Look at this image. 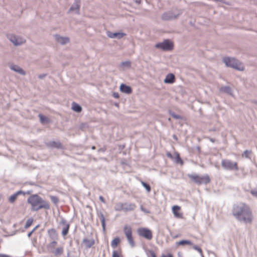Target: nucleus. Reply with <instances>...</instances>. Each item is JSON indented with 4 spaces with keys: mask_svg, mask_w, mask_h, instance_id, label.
Here are the masks:
<instances>
[{
    "mask_svg": "<svg viewBox=\"0 0 257 257\" xmlns=\"http://www.w3.org/2000/svg\"><path fill=\"white\" fill-rule=\"evenodd\" d=\"M233 215L239 220L246 223H250L252 221V214L248 206L245 204H240L233 208Z\"/></svg>",
    "mask_w": 257,
    "mask_h": 257,
    "instance_id": "obj_1",
    "label": "nucleus"
},
{
    "mask_svg": "<svg viewBox=\"0 0 257 257\" xmlns=\"http://www.w3.org/2000/svg\"><path fill=\"white\" fill-rule=\"evenodd\" d=\"M27 202L31 205V210L33 211H37L41 209H49L50 208L49 203L37 194L30 196Z\"/></svg>",
    "mask_w": 257,
    "mask_h": 257,
    "instance_id": "obj_2",
    "label": "nucleus"
},
{
    "mask_svg": "<svg viewBox=\"0 0 257 257\" xmlns=\"http://www.w3.org/2000/svg\"><path fill=\"white\" fill-rule=\"evenodd\" d=\"M188 176L192 181L198 185L208 184L210 181V178L208 175L200 176L196 174H188Z\"/></svg>",
    "mask_w": 257,
    "mask_h": 257,
    "instance_id": "obj_3",
    "label": "nucleus"
},
{
    "mask_svg": "<svg viewBox=\"0 0 257 257\" xmlns=\"http://www.w3.org/2000/svg\"><path fill=\"white\" fill-rule=\"evenodd\" d=\"M223 61L227 66L231 67L239 70H243L244 69L243 65L234 58H224Z\"/></svg>",
    "mask_w": 257,
    "mask_h": 257,
    "instance_id": "obj_4",
    "label": "nucleus"
},
{
    "mask_svg": "<svg viewBox=\"0 0 257 257\" xmlns=\"http://www.w3.org/2000/svg\"><path fill=\"white\" fill-rule=\"evenodd\" d=\"M123 232L127 238V240L131 246L135 245V242L133 237L132 228L131 226L125 225L123 227Z\"/></svg>",
    "mask_w": 257,
    "mask_h": 257,
    "instance_id": "obj_5",
    "label": "nucleus"
},
{
    "mask_svg": "<svg viewBox=\"0 0 257 257\" xmlns=\"http://www.w3.org/2000/svg\"><path fill=\"white\" fill-rule=\"evenodd\" d=\"M137 232L140 236L143 237L148 240H151L153 238L152 231L148 228H139L137 230Z\"/></svg>",
    "mask_w": 257,
    "mask_h": 257,
    "instance_id": "obj_6",
    "label": "nucleus"
},
{
    "mask_svg": "<svg viewBox=\"0 0 257 257\" xmlns=\"http://www.w3.org/2000/svg\"><path fill=\"white\" fill-rule=\"evenodd\" d=\"M57 242L56 241H52L48 245V248L50 251L52 252L55 256H57L62 254L63 252L64 249L62 246L57 247L55 249Z\"/></svg>",
    "mask_w": 257,
    "mask_h": 257,
    "instance_id": "obj_7",
    "label": "nucleus"
},
{
    "mask_svg": "<svg viewBox=\"0 0 257 257\" xmlns=\"http://www.w3.org/2000/svg\"><path fill=\"white\" fill-rule=\"evenodd\" d=\"M221 166L223 168L227 170H238L237 163L236 162H233L229 160H222L221 161Z\"/></svg>",
    "mask_w": 257,
    "mask_h": 257,
    "instance_id": "obj_8",
    "label": "nucleus"
},
{
    "mask_svg": "<svg viewBox=\"0 0 257 257\" xmlns=\"http://www.w3.org/2000/svg\"><path fill=\"white\" fill-rule=\"evenodd\" d=\"M156 48L165 51L171 50L173 48V43L169 40H166L162 43H159L155 45Z\"/></svg>",
    "mask_w": 257,
    "mask_h": 257,
    "instance_id": "obj_9",
    "label": "nucleus"
},
{
    "mask_svg": "<svg viewBox=\"0 0 257 257\" xmlns=\"http://www.w3.org/2000/svg\"><path fill=\"white\" fill-rule=\"evenodd\" d=\"M172 212L176 218H183V214L181 212V207L178 205H174L172 208Z\"/></svg>",
    "mask_w": 257,
    "mask_h": 257,
    "instance_id": "obj_10",
    "label": "nucleus"
},
{
    "mask_svg": "<svg viewBox=\"0 0 257 257\" xmlns=\"http://www.w3.org/2000/svg\"><path fill=\"white\" fill-rule=\"evenodd\" d=\"M9 39L15 45H21L25 42V40L21 37H16L14 35H9Z\"/></svg>",
    "mask_w": 257,
    "mask_h": 257,
    "instance_id": "obj_11",
    "label": "nucleus"
},
{
    "mask_svg": "<svg viewBox=\"0 0 257 257\" xmlns=\"http://www.w3.org/2000/svg\"><path fill=\"white\" fill-rule=\"evenodd\" d=\"M82 243L86 248H89L95 244V240L92 238H85L83 239Z\"/></svg>",
    "mask_w": 257,
    "mask_h": 257,
    "instance_id": "obj_12",
    "label": "nucleus"
},
{
    "mask_svg": "<svg viewBox=\"0 0 257 257\" xmlns=\"http://www.w3.org/2000/svg\"><path fill=\"white\" fill-rule=\"evenodd\" d=\"M125 35V34L122 33H111L108 32L107 33V36L110 38H117L120 39Z\"/></svg>",
    "mask_w": 257,
    "mask_h": 257,
    "instance_id": "obj_13",
    "label": "nucleus"
},
{
    "mask_svg": "<svg viewBox=\"0 0 257 257\" xmlns=\"http://www.w3.org/2000/svg\"><path fill=\"white\" fill-rule=\"evenodd\" d=\"M120 90L126 94H131L132 92V89L130 86L122 84L120 86Z\"/></svg>",
    "mask_w": 257,
    "mask_h": 257,
    "instance_id": "obj_14",
    "label": "nucleus"
},
{
    "mask_svg": "<svg viewBox=\"0 0 257 257\" xmlns=\"http://www.w3.org/2000/svg\"><path fill=\"white\" fill-rule=\"evenodd\" d=\"M124 211H130L134 210L136 208V205L134 203H125Z\"/></svg>",
    "mask_w": 257,
    "mask_h": 257,
    "instance_id": "obj_15",
    "label": "nucleus"
},
{
    "mask_svg": "<svg viewBox=\"0 0 257 257\" xmlns=\"http://www.w3.org/2000/svg\"><path fill=\"white\" fill-rule=\"evenodd\" d=\"M175 81V75L172 73L168 74L165 79H164V82L166 83H173Z\"/></svg>",
    "mask_w": 257,
    "mask_h": 257,
    "instance_id": "obj_16",
    "label": "nucleus"
},
{
    "mask_svg": "<svg viewBox=\"0 0 257 257\" xmlns=\"http://www.w3.org/2000/svg\"><path fill=\"white\" fill-rule=\"evenodd\" d=\"M49 146L52 148H56L57 149L62 148V145L59 142L53 141L48 144Z\"/></svg>",
    "mask_w": 257,
    "mask_h": 257,
    "instance_id": "obj_17",
    "label": "nucleus"
},
{
    "mask_svg": "<svg viewBox=\"0 0 257 257\" xmlns=\"http://www.w3.org/2000/svg\"><path fill=\"white\" fill-rule=\"evenodd\" d=\"M120 243V239L118 237H115L111 242V246L113 248H115Z\"/></svg>",
    "mask_w": 257,
    "mask_h": 257,
    "instance_id": "obj_18",
    "label": "nucleus"
},
{
    "mask_svg": "<svg viewBox=\"0 0 257 257\" xmlns=\"http://www.w3.org/2000/svg\"><path fill=\"white\" fill-rule=\"evenodd\" d=\"M22 193V191H18L9 198V201L11 203H14L17 199L18 196Z\"/></svg>",
    "mask_w": 257,
    "mask_h": 257,
    "instance_id": "obj_19",
    "label": "nucleus"
},
{
    "mask_svg": "<svg viewBox=\"0 0 257 257\" xmlns=\"http://www.w3.org/2000/svg\"><path fill=\"white\" fill-rule=\"evenodd\" d=\"M56 40L58 43L62 44H65L69 41V39L67 38H63L58 36H56Z\"/></svg>",
    "mask_w": 257,
    "mask_h": 257,
    "instance_id": "obj_20",
    "label": "nucleus"
},
{
    "mask_svg": "<svg viewBox=\"0 0 257 257\" xmlns=\"http://www.w3.org/2000/svg\"><path fill=\"white\" fill-rule=\"evenodd\" d=\"M72 109L76 112H80L82 110L81 107L75 102H73L72 105Z\"/></svg>",
    "mask_w": 257,
    "mask_h": 257,
    "instance_id": "obj_21",
    "label": "nucleus"
},
{
    "mask_svg": "<svg viewBox=\"0 0 257 257\" xmlns=\"http://www.w3.org/2000/svg\"><path fill=\"white\" fill-rule=\"evenodd\" d=\"M174 156L175 157H174L173 159H175L176 163L177 164H183V162L181 158H180L179 154L177 152H175L174 153Z\"/></svg>",
    "mask_w": 257,
    "mask_h": 257,
    "instance_id": "obj_22",
    "label": "nucleus"
},
{
    "mask_svg": "<svg viewBox=\"0 0 257 257\" xmlns=\"http://www.w3.org/2000/svg\"><path fill=\"white\" fill-rule=\"evenodd\" d=\"M122 256V250L120 248L112 251V257H121Z\"/></svg>",
    "mask_w": 257,
    "mask_h": 257,
    "instance_id": "obj_23",
    "label": "nucleus"
},
{
    "mask_svg": "<svg viewBox=\"0 0 257 257\" xmlns=\"http://www.w3.org/2000/svg\"><path fill=\"white\" fill-rule=\"evenodd\" d=\"M79 1L76 2L70 8V11H74L75 10H79L80 8Z\"/></svg>",
    "mask_w": 257,
    "mask_h": 257,
    "instance_id": "obj_24",
    "label": "nucleus"
},
{
    "mask_svg": "<svg viewBox=\"0 0 257 257\" xmlns=\"http://www.w3.org/2000/svg\"><path fill=\"white\" fill-rule=\"evenodd\" d=\"M124 203H118L116 205L115 210L116 211L123 210L124 211Z\"/></svg>",
    "mask_w": 257,
    "mask_h": 257,
    "instance_id": "obj_25",
    "label": "nucleus"
},
{
    "mask_svg": "<svg viewBox=\"0 0 257 257\" xmlns=\"http://www.w3.org/2000/svg\"><path fill=\"white\" fill-rule=\"evenodd\" d=\"M70 225L69 224H66L65 226L63 228L62 234L63 236L66 235L69 229Z\"/></svg>",
    "mask_w": 257,
    "mask_h": 257,
    "instance_id": "obj_26",
    "label": "nucleus"
},
{
    "mask_svg": "<svg viewBox=\"0 0 257 257\" xmlns=\"http://www.w3.org/2000/svg\"><path fill=\"white\" fill-rule=\"evenodd\" d=\"M39 117L40 118L41 122L43 123H48L49 122V119L41 114H39Z\"/></svg>",
    "mask_w": 257,
    "mask_h": 257,
    "instance_id": "obj_27",
    "label": "nucleus"
},
{
    "mask_svg": "<svg viewBox=\"0 0 257 257\" xmlns=\"http://www.w3.org/2000/svg\"><path fill=\"white\" fill-rule=\"evenodd\" d=\"M177 244L178 245H185V244L191 245V244H192V242L189 240H181L180 241L177 242Z\"/></svg>",
    "mask_w": 257,
    "mask_h": 257,
    "instance_id": "obj_28",
    "label": "nucleus"
},
{
    "mask_svg": "<svg viewBox=\"0 0 257 257\" xmlns=\"http://www.w3.org/2000/svg\"><path fill=\"white\" fill-rule=\"evenodd\" d=\"M50 199L52 201V202L54 204H57L59 201V199L58 198V197L57 196H50Z\"/></svg>",
    "mask_w": 257,
    "mask_h": 257,
    "instance_id": "obj_29",
    "label": "nucleus"
},
{
    "mask_svg": "<svg viewBox=\"0 0 257 257\" xmlns=\"http://www.w3.org/2000/svg\"><path fill=\"white\" fill-rule=\"evenodd\" d=\"M33 219L32 218H29L27 220L25 226L26 229L28 228L33 223Z\"/></svg>",
    "mask_w": 257,
    "mask_h": 257,
    "instance_id": "obj_30",
    "label": "nucleus"
},
{
    "mask_svg": "<svg viewBox=\"0 0 257 257\" xmlns=\"http://www.w3.org/2000/svg\"><path fill=\"white\" fill-rule=\"evenodd\" d=\"M193 247L194 249L198 251L202 257L204 256L203 251H202V249L199 246H197V245H194Z\"/></svg>",
    "mask_w": 257,
    "mask_h": 257,
    "instance_id": "obj_31",
    "label": "nucleus"
},
{
    "mask_svg": "<svg viewBox=\"0 0 257 257\" xmlns=\"http://www.w3.org/2000/svg\"><path fill=\"white\" fill-rule=\"evenodd\" d=\"M141 183L142 185L146 189L148 192H150L151 191V187L148 184H147L146 183L143 181H142Z\"/></svg>",
    "mask_w": 257,
    "mask_h": 257,
    "instance_id": "obj_32",
    "label": "nucleus"
},
{
    "mask_svg": "<svg viewBox=\"0 0 257 257\" xmlns=\"http://www.w3.org/2000/svg\"><path fill=\"white\" fill-rule=\"evenodd\" d=\"M251 154V151H248V150H246L245 151L243 154H242V157H244L246 158H249V155Z\"/></svg>",
    "mask_w": 257,
    "mask_h": 257,
    "instance_id": "obj_33",
    "label": "nucleus"
},
{
    "mask_svg": "<svg viewBox=\"0 0 257 257\" xmlns=\"http://www.w3.org/2000/svg\"><path fill=\"white\" fill-rule=\"evenodd\" d=\"M12 69H13L14 70H15V71L18 72H19L20 73H22V74H24V73L23 72V70L21 68H20L19 67H18V66L12 67Z\"/></svg>",
    "mask_w": 257,
    "mask_h": 257,
    "instance_id": "obj_34",
    "label": "nucleus"
},
{
    "mask_svg": "<svg viewBox=\"0 0 257 257\" xmlns=\"http://www.w3.org/2000/svg\"><path fill=\"white\" fill-rule=\"evenodd\" d=\"M48 232L49 234L50 235V236L56 235H57L56 231L54 228H52L51 229H49L48 230Z\"/></svg>",
    "mask_w": 257,
    "mask_h": 257,
    "instance_id": "obj_35",
    "label": "nucleus"
},
{
    "mask_svg": "<svg viewBox=\"0 0 257 257\" xmlns=\"http://www.w3.org/2000/svg\"><path fill=\"white\" fill-rule=\"evenodd\" d=\"M148 254H149L151 257H157L155 252L152 250L148 251Z\"/></svg>",
    "mask_w": 257,
    "mask_h": 257,
    "instance_id": "obj_36",
    "label": "nucleus"
},
{
    "mask_svg": "<svg viewBox=\"0 0 257 257\" xmlns=\"http://www.w3.org/2000/svg\"><path fill=\"white\" fill-rule=\"evenodd\" d=\"M166 155L170 159H173V158H174L173 156H172V155L170 152H167L166 153Z\"/></svg>",
    "mask_w": 257,
    "mask_h": 257,
    "instance_id": "obj_37",
    "label": "nucleus"
},
{
    "mask_svg": "<svg viewBox=\"0 0 257 257\" xmlns=\"http://www.w3.org/2000/svg\"><path fill=\"white\" fill-rule=\"evenodd\" d=\"M161 257H173V255L172 253H168L167 255L163 254Z\"/></svg>",
    "mask_w": 257,
    "mask_h": 257,
    "instance_id": "obj_38",
    "label": "nucleus"
},
{
    "mask_svg": "<svg viewBox=\"0 0 257 257\" xmlns=\"http://www.w3.org/2000/svg\"><path fill=\"white\" fill-rule=\"evenodd\" d=\"M122 65L130 67L131 66V63L130 62H125L122 63Z\"/></svg>",
    "mask_w": 257,
    "mask_h": 257,
    "instance_id": "obj_39",
    "label": "nucleus"
},
{
    "mask_svg": "<svg viewBox=\"0 0 257 257\" xmlns=\"http://www.w3.org/2000/svg\"><path fill=\"white\" fill-rule=\"evenodd\" d=\"M99 200L102 202H103V203H105V200L104 199V198L102 196H100L99 197Z\"/></svg>",
    "mask_w": 257,
    "mask_h": 257,
    "instance_id": "obj_40",
    "label": "nucleus"
},
{
    "mask_svg": "<svg viewBox=\"0 0 257 257\" xmlns=\"http://www.w3.org/2000/svg\"><path fill=\"white\" fill-rule=\"evenodd\" d=\"M251 193L255 196L256 197H257V190L256 191H251Z\"/></svg>",
    "mask_w": 257,
    "mask_h": 257,
    "instance_id": "obj_41",
    "label": "nucleus"
},
{
    "mask_svg": "<svg viewBox=\"0 0 257 257\" xmlns=\"http://www.w3.org/2000/svg\"><path fill=\"white\" fill-rule=\"evenodd\" d=\"M113 96H114L115 98H118V97H119V95H118V93H114L113 94Z\"/></svg>",
    "mask_w": 257,
    "mask_h": 257,
    "instance_id": "obj_42",
    "label": "nucleus"
},
{
    "mask_svg": "<svg viewBox=\"0 0 257 257\" xmlns=\"http://www.w3.org/2000/svg\"><path fill=\"white\" fill-rule=\"evenodd\" d=\"M101 222H102V226H103V227H104V226H105V220H104V218L103 217V218H102V221H101Z\"/></svg>",
    "mask_w": 257,
    "mask_h": 257,
    "instance_id": "obj_43",
    "label": "nucleus"
},
{
    "mask_svg": "<svg viewBox=\"0 0 257 257\" xmlns=\"http://www.w3.org/2000/svg\"><path fill=\"white\" fill-rule=\"evenodd\" d=\"M35 228H34L31 232H30V233H29L28 234V236L30 237L31 236V234H32V233L33 232V231L35 230Z\"/></svg>",
    "mask_w": 257,
    "mask_h": 257,
    "instance_id": "obj_44",
    "label": "nucleus"
},
{
    "mask_svg": "<svg viewBox=\"0 0 257 257\" xmlns=\"http://www.w3.org/2000/svg\"><path fill=\"white\" fill-rule=\"evenodd\" d=\"M141 209H142V211H144V212H146V213H149V211H147L146 209H144V208H142V207L141 208Z\"/></svg>",
    "mask_w": 257,
    "mask_h": 257,
    "instance_id": "obj_45",
    "label": "nucleus"
},
{
    "mask_svg": "<svg viewBox=\"0 0 257 257\" xmlns=\"http://www.w3.org/2000/svg\"><path fill=\"white\" fill-rule=\"evenodd\" d=\"M0 257H9L6 255L0 254Z\"/></svg>",
    "mask_w": 257,
    "mask_h": 257,
    "instance_id": "obj_46",
    "label": "nucleus"
},
{
    "mask_svg": "<svg viewBox=\"0 0 257 257\" xmlns=\"http://www.w3.org/2000/svg\"><path fill=\"white\" fill-rule=\"evenodd\" d=\"M224 89H229V88H228V87H225V88H224Z\"/></svg>",
    "mask_w": 257,
    "mask_h": 257,
    "instance_id": "obj_47",
    "label": "nucleus"
},
{
    "mask_svg": "<svg viewBox=\"0 0 257 257\" xmlns=\"http://www.w3.org/2000/svg\"><path fill=\"white\" fill-rule=\"evenodd\" d=\"M95 149V147H92V149Z\"/></svg>",
    "mask_w": 257,
    "mask_h": 257,
    "instance_id": "obj_48",
    "label": "nucleus"
}]
</instances>
